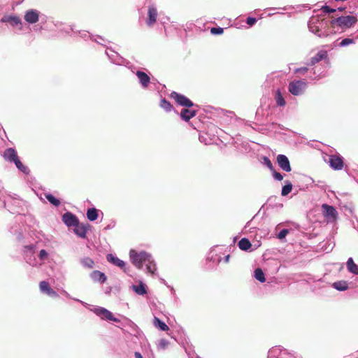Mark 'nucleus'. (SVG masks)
<instances>
[{
	"label": "nucleus",
	"mask_w": 358,
	"mask_h": 358,
	"mask_svg": "<svg viewBox=\"0 0 358 358\" xmlns=\"http://www.w3.org/2000/svg\"><path fill=\"white\" fill-rule=\"evenodd\" d=\"M357 21L358 20L356 16L347 15L334 18L330 22V24L332 27L337 26L341 29L345 30L354 26Z\"/></svg>",
	"instance_id": "nucleus-1"
},
{
	"label": "nucleus",
	"mask_w": 358,
	"mask_h": 358,
	"mask_svg": "<svg viewBox=\"0 0 358 358\" xmlns=\"http://www.w3.org/2000/svg\"><path fill=\"white\" fill-rule=\"evenodd\" d=\"M129 257L132 264L138 269H141L143 267V264L149 260L150 255L145 252H138L134 250H131Z\"/></svg>",
	"instance_id": "nucleus-2"
},
{
	"label": "nucleus",
	"mask_w": 358,
	"mask_h": 358,
	"mask_svg": "<svg viewBox=\"0 0 358 358\" xmlns=\"http://www.w3.org/2000/svg\"><path fill=\"white\" fill-rule=\"evenodd\" d=\"M307 87L306 83L303 80H294L289 84V92L294 95L299 96L305 91Z\"/></svg>",
	"instance_id": "nucleus-3"
},
{
	"label": "nucleus",
	"mask_w": 358,
	"mask_h": 358,
	"mask_svg": "<svg viewBox=\"0 0 358 358\" xmlns=\"http://www.w3.org/2000/svg\"><path fill=\"white\" fill-rule=\"evenodd\" d=\"M94 313L102 319H106L108 320L113 321V322H119V320L115 318L112 313L104 308H96Z\"/></svg>",
	"instance_id": "nucleus-4"
},
{
	"label": "nucleus",
	"mask_w": 358,
	"mask_h": 358,
	"mask_svg": "<svg viewBox=\"0 0 358 358\" xmlns=\"http://www.w3.org/2000/svg\"><path fill=\"white\" fill-rule=\"evenodd\" d=\"M329 162L330 166L335 170H341L343 167V159L339 156L331 155Z\"/></svg>",
	"instance_id": "nucleus-5"
},
{
	"label": "nucleus",
	"mask_w": 358,
	"mask_h": 358,
	"mask_svg": "<svg viewBox=\"0 0 358 358\" xmlns=\"http://www.w3.org/2000/svg\"><path fill=\"white\" fill-rule=\"evenodd\" d=\"M277 162L279 166L287 172H289L292 170L288 158L284 155H279L277 157Z\"/></svg>",
	"instance_id": "nucleus-6"
},
{
	"label": "nucleus",
	"mask_w": 358,
	"mask_h": 358,
	"mask_svg": "<svg viewBox=\"0 0 358 358\" xmlns=\"http://www.w3.org/2000/svg\"><path fill=\"white\" fill-rule=\"evenodd\" d=\"M62 220L68 227H75L79 222L77 217L71 213H64Z\"/></svg>",
	"instance_id": "nucleus-7"
},
{
	"label": "nucleus",
	"mask_w": 358,
	"mask_h": 358,
	"mask_svg": "<svg viewBox=\"0 0 358 358\" xmlns=\"http://www.w3.org/2000/svg\"><path fill=\"white\" fill-rule=\"evenodd\" d=\"M157 10L156 8L153 6H150L148 10V18H147V24L149 27L153 26V24L157 22Z\"/></svg>",
	"instance_id": "nucleus-8"
},
{
	"label": "nucleus",
	"mask_w": 358,
	"mask_h": 358,
	"mask_svg": "<svg viewBox=\"0 0 358 358\" xmlns=\"http://www.w3.org/2000/svg\"><path fill=\"white\" fill-rule=\"evenodd\" d=\"M39 288L41 292L45 293L50 296H58V294L50 287L49 283L46 281H41L39 284Z\"/></svg>",
	"instance_id": "nucleus-9"
},
{
	"label": "nucleus",
	"mask_w": 358,
	"mask_h": 358,
	"mask_svg": "<svg viewBox=\"0 0 358 358\" xmlns=\"http://www.w3.org/2000/svg\"><path fill=\"white\" fill-rule=\"evenodd\" d=\"M197 113V110L194 108H183L180 110V117L187 122Z\"/></svg>",
	"instance_id": "nucleus-10"
},
{
	"label": "nucleus",
	"mask_w": 358,
	"mask_h": 358,
	"mask_svg": "<svg viewBox=\"0 0 358 358\" xmlns=\"http://www.w3.org/2000/svg\"><path fill=\"white\" fill-rule=\"evenodd\" d=\"M106 259H107L108 262H109L110 263H111V264H113L120 267L125 273L127 272V268L125 267V262H123L122 260L120 259L118 257L114 256L112 254H108L106 256Z\"/></svg>",
	"instance_id": "nucleus-11"
},
{
	"label": "nucleus",
	"mask_w": 358,
	"mask_h": 358,
	"mask_svg": "<svg viewBox=\"0 0 358 358\" xmlns=\"http://www.w3.org/2000/svg\"><path fill=\"white\" fill-rule=\"evenodd\" d=\"M322 208L325 217L331 218L332 220H335L336 218L337 211L334 207L328 204H323Z\"/></svg>",
	"instance_id": "nucleus-12"
},
{
	"label": "nucleus",
	"mask_w": 358,
	"mask_h": 358,
	"mask_svg": "<svg viewBox=\"0 0 358 358\" xmlns=\"http://www.w3.org/2000/svg\"><path fill=\"white\" fill-rule=\"evenodd\" d=\"M3 156L5 160L13 163L19 158L16 150L12 148L6 149Z\"/></svg>",
	"instance_id": "nucleus-13"
},
{
	"label": "nucleus",
	"mask_w": 358,
	"mask_h": 358,
	"mask_svg": "<svg viewBox=\"0 0 358 358\" xmlns=\"http://www.w3.org/2000/svg\"><path fill=\"white\" fill-rule=\"evenodd\" d=\"M328 54L326 50H320L319 51L315 56L311 57L309 65L313 66L320 62L322 59H327Z\"/></svg>",
	"instance_id": "nucleus-14"
},
{
	"label": "nucleus",
	"mask_w": 358,
	"mask_h": 358,
	"mask_svg": "<svg viewBox=\"0 0 358 358\" xmlns=\"http://www.w3.org/2000/svg\"><path fill=\"white\" fill-rule=\"evenodd\" d=\"M24 20L31 24L36 23L38 21V13L36 10H28L25 15Z\"/></svg>",
	"instance_id": "nucleus-15"
},
{
	"label": "nucleus",
	"mask_w": 358,
	"mask_h": 358,
	"mask_svg": "<svg viewBox=\"0 0 358 358\" xmlns=\"http://www.w3.org/2000/svg\"><path fill=\"white\" fill-rule=\"evenodd\" d=\"M136 75L139 79V81L141 83L142 86L144 87H147L150 82V78L149 76L145 72L141 71H138L136 73Z\"/></svg>",
	"instance_id": "nucleus-16"
},
{
	"label": "nucleus",
	"mask_w": 358,
	"mask_h": 358,
	"mask_svg": "<svg viewBox=\"0 0 358 358\" xmlns=\"http://www.w3.org/2000/svg\"><path fill=\"white\" fill-rule=\"evenodd\" d=\"M73 231L78 236L85 238L87 227L84 224L78 222V224L74 227Z\"/></svg>",
	"instance_id": "nucleus-17"
},
{
	"label": "nucleus",
	"mask_w": 358,
	"mask_h": 358,
	"mask_svg": "<svg viewBox=\"0 0 358 358\" xmlns=\"http://www.w3.org/2000/svg\"><path fill=\"white\" fill-rule=\"evenodd\" d=\"M91 277L92 279L98 280L100 282H104L106 280L105 274L99 271H94L91 274Z\"/></svg>",
	"instance_id": "nucleus-18"
},
{
	"label": "nucleus",
	"mask_w": 358,
	"mask_h": 358,
	"mask_svg": "<svg viewBox=\"0 0 358 358\" xmlns=\"http://www.w3.org/2000/svg\"><path fill=\"white\" fill-rule=\"evenodd\" d=\"M348 271L353 274H358V266L354 262L352 258H349L347 262Z\"/></svg>",
	"instance_id": "nucleus-19"
},
{
	"label": "nucleus",
	"mask_w": 358,
	"mask_h": 358,
	"mask_svg": "<svg viewBox=\"0 0 358 358\" xmlns=\"http://www.w3.org/2000/svg\"><path fill=\"white\" fill-rule=\"evenodd\" d=\"M333 287L339 291H345L348 289V284L345 280H340L333 283Z\"/></svg>",
	"instance_id": "nucleus-20"
},
{
	"label": "nucleus",
	"mask_w": 358,
	"mask_h": 358,
	"mask_svg": "<svg viewBox=\"0 0 358 358\" xmlns=\"http://www.w3.org/2000/svg\"><path fill=\"white\" fill-rule=\"evenodd\" d=\"M132 289L139 295H143L147 293L146 285L142 282H141L138 285H133Z\"/></svg>",
	"instance_id": "nucleus-21"
},
{
	"label": "nucleus",
	"mask_w": 358,
	"mask_h": 358,
	"mask_svg": "<svg viewBox=\"0 0 358 358\" xmlns=\"http://www.w3.org/2000/svg\"><path fill=\"white\" fill-rule=\"evenodd\" d=\"M238 245L239 248L244 251L248 250L252 247V244L250 241L245 238L241 239Z\"/></svg>",
	"instance_id": "nucleus-22"
},
{
	"label": "nucleus",
	"mask_w": 358,
	"mask_h": 358,
	"mask_svg": "<svg viewBox=\"0 0 358 358\" xmlns=\"http://www.w3.org/2000/svg\"><path fill=\"white\" fill-rule=\"evenodd\" d=\"M87 217L90 221H94L98 218V210L94 208H89L87 211Z\"/></svg>",
	"instance_id": "nucleus-23"
},
{
	"label": "nucleus",
	"mask_w": 358,
	"mask_h": 358,
	"mask_svg": "<svg viewBox=\"0 0 358 358\" xmlns=\"http://www.w3.org/2000/svg\"><path fill=\"white\" fill-rule=\"evenodd\" d=\"M146 263V268L148 273L151 274H155L157 271L156 264L154 261L151 260V257L149 258V260H147Z\"/></svg>",
	"instance_id": "nucleus-24"
},
{
	"label": "nucleus",
	"mask_w": 358,
	"mask_h": 358,
	"mask_svg": "<svg viewBox=\"0 0 358 358\" xmlns=\"http://www.w3.org/2000/svg\"><path fill=\"white\" fill-rule=\"evenodd\" d=\"M82 265L87 268H93L94 262L90 257H85L80 260Z\"/></svg>",
	"instance_id": "nucleus-25"
},
{
	"label": "nucleus",
	"mask_w": 358,
	"mask_h": 358,
	"mask_svg": "<svg viewBox=\"0 0 358 358\" xmlns=\"http://www.w3.org/2000/svg\"><path fill=\"white\" fill-rule=\"evenodd\" d=\"M180 106H186L187 108H194L193 102L186 96L180 94Z\"/></svg>",
	"instance_id": "nucleus-26"
},
{
	"label": "nucleus",
	"mask_w": 358,
	"mask_h": 358,
	"mask_svg": "<svg viewBox=\"0 0 358 358\" xmlns=\"http://www.w3.org/2000/svg\"><path fill=\"white\" fill-rule=\"evenodd\" d=\"M154 324L156 327L159 328L162 331H167L169 329L168 326L157 317H155Z\"/></svg>",
	"instance_id": "nucleus-27"
},
{
	"label": "nucleus",
	"mask_w": 358,
	"mask_h": 358,
	"mask_svg": "<svg viewBox=\"0 0 358 358\" xmlns=\"http://www.w3.org/2000/svg\"><path fill=\"white\" fill-rule=\"evenodd\" d=\"M45 196L46 199L52 205L57 207L60 205L61 202L59 199L55 198L52 194H45Z\"/></svg>",
	"instance_id": "nucleus-28"
},
{
	"label": "nucleus",
	"mask_w": 358,
	"mask_h": 358,
	"mask_svg": "<svg viewBox=\"0 0 358 358\" xmlns=\"http://www.w3.org/2000/svg\"><path fill=\"white\" fill-rule=\"evenodd\" d=\"M14 164H15L17 168L19 170H20L22 172H23L24 173L28 174L29 173V169H28V167L27 166L24 165L20 162L19 158L14 162Z\"/></svg>",
	"instance_id": "nucleus-29"
},
{
	"label": "nucleus",
	"mask_w": 358,
	"mask_h": 358,
	"mask_svg": "<svg viewBox=\"0 0 358 358\" xmlns=\"http://www.w3.org/2000/svg\"><path fill=\"white\" fill-rule=\"evenodd\" d=\"M255 277L261 282H264L266 281L264 274L261 268H256L255 270Z\"/></svg>",
	"instance_id": "nucleus-30"
},
{
	"label": "nucleus",
	"mask_w": 358,
	"mask_h": 358,
	"mask_svg": "<svg viewBox=\"0 0 358 358\" xmlns=\"http://www.w3.org/2000/svg\"><path fill=\"white\" fill-rule=\"evenodd\" d=\"M275 100L278 106H284L285 105V101L279 90L275 93Z\"/></svg>",
	"instance_id": "nucleus-31"
},
{
	"label": "nucleus",
	"mask_w": 358,
	"mask_h": 358,
	"mask_svg": "<svg viewBox=\"0 0 358 358\" xmlns=\"http://www.w3.org/2000/svg\"><path fill=\"white\" fill-rule=\"evenodd\" d=\"M292 190V185L290 182H287L286 185L283 186L281 192L282 196H285L289 194Z\"/></svg>",
	"instance_id": "nucleus-32"
},
{
	"label": "nucleus",
	"mask_w": 358,
	"mask_h": 358,
	"mask_svg": "<svg viewBox=\"0 0 358 358\" xmlns=\"http://www.w3.org/2000/svg\"><path fill=\"white\" fill-rule=\"evenodd\" d=\"M160 106L162 108H164L166 110H170L171 108H172V106L171 105V103L169 101H167L166 99H162L161 101Z\"/></svg>",
	"instance_id": "nucleus-33"
},
{
	"label": "nucleus",
	"mask_w": 358,
	"mask_h": 358,
	"mask_svg": "<svg viewBox=\"0 0 358 358\" xmlns=\"http://www.w3.org/2000/svg\"><path fill=\"white\" fill-rule=\"evenodd\" d=\"M353 43H355L354 39H352V38H344L340 43V45L343 47V46H346V45H348L350 44H353Z\"/></svg>",
	"instance_id": "nucleus-34"
},
{
	"label": "nucleus",
	"mask_w": 358,
	"mask_h": 358,
	"mask_svg": "<svg viewBox=\"0 0 358 358\" xmlns=\"http://www.w3.org/2000/svg\"><path fill=\"white\" fill-rule=\"evenodd\" d=\"M8 21L10 22L13 25L21 24L20 20L17 17H10Z\"/></svg>",
	"instance_id": "nucleus-35"
},
{
	"label": "nucleus",
	"mask_w": 358,
	"mask_h": 358,
	"mask_svg": "<svg viewBox=\"0 0 358 358\" xmlns=\"http://www.w3.org/2000/svg\"><path fill=\"white\" fill-rule=\"evenodd\" d=\"M264 161L265 162V164L266 165V166L272 171L274 170V167L271 162V160L267 157H264Z\"/></svg>",
	"instance_id": "nucleus-36"
},
{
	"label": "nucleus",
	"mask_w": 358,
	"mask_h": 358,
	"mask_svg": "<svg viewBox=\"0 0 358 358\" xmlns=\"http://www.w3.org/2000/svg\"><path fill=\"white\" fill-rule=\"evenodd\" d=\"M224 29L221 27H213L211 29L210 32L213 34H222Z\"/></svg>",
	"instance_id": "nucleus-37"
},
{
	"label": "nucleus",
	"mask_w": 358,
	"mask_h": 358,
	"mask_svg": "<svg viewBox=\"0 0 358 358\" xmlns=\"http://www.w3.org/2000/svg\"><path fill=\"white\" fill-rule=\"evenodd\" d=\"M272 172L273 176L275 180L280 181L283 179V176H282V174L277 172L275 169L272 171Z\"/></svg>",
	"instance_id": "nucleus-38"
},
{
	"label": "nucleus",
	"mask_w": 358,
	"mask_h": 358,
	"mask_svg": "<svg viewBox=\"0 0 358 358\" xmlns=\"http://www.w3.org/2000/svg\"><path fill=\"white\" fill-rule=\"evenodd\" d=\"M288 233L289 231L286 229H284L279 232V234H278V238L279 239H282L288 234Z\"/></svg>",
	"instance_id": "nucleus-39"
},
{
	"label": "nucleus",
	"mask_w": 358,
	"mask_h": 358,
	"mask_svg": "<svg viewBox=\"0 0 358 358\" xmlns=\"http://www.w3.org/2000/svg\"><path fill=\"white\" fill-rule=\"evenodd\" d=\"M308 69L307 67L298 68L294 70V73L305 74L308 71Z\"/></svg>",
	"instance_id": "nucleus-40"
},
{
	"label": "nucleus",
	"mask_w": 358,
	"mask_h": 358,
	"mask_svg": "<svg viewBox=\"0 0 358 358\" xmlns=\"http://www.w3.org/2000/svg\"><path fill=\"white\" fill-rule=\"evenodd\" d=\"M322 10L325 12V13H334L336 11L335 9L334 8H331L329 6H324L322 7Z\"/></svg>",
	"instance_id": "nucleus-41"
},
{
	"label": "nucleus",
	"mask_w": 358,
	"mask_h": 358,
	"mask_svg": "<svg viewBox=\"0 0 358 358\" xmlns=\"http://www.w3.org/2000/svg\"><path fill=\"white\" fill-rule=\"evenodd\" d=\"M256 22V18L251 17H248L246 20L247 24L250 26H252Z\"/></svg>",
	"instance_id": "nucleus-42"
},
{
	"label": "nucleus",
	"mask_w": 358,
	"mask_h": 358,
	"mask_svg": "<svg viewBox=\"0 0 358 358\" xmlns=\"http://www.w3.org/2000/svg\"><path fill=\"white\" fill-rule=\"evenodd\" d=\"M47 256H48V253H47V252L45 250H41L40 251V252H39V257H40V259H43L45 257H47Z\"/></svg>",
	"instance_id": "nucleus-43"
},
{
	"label": "nucleus",
	"mask_w": 358,
	"mask_h": 358,
	"mask_svg": "<svg viewBox=\"0 0 358 358\" xmlns=\"http://www.w3.org/2000/svg\"><path fill=\"white\" fill-rule=\"evenodd\" d=\"M171 96L175 99V101L179 103V94L177 92H173Z\"/></svg>",
	"instance_id": "nucleus-44"
},
{
	"label": "nucleus",
	"mask_w": 358,
	"mask_h": 358,
	"mask_svg": "<svg viewBox=\"0 0 358 358\" xmlns=\"http://www.w3.org/2000/svg\"><path fill=\"white\" fill-rule=\"evenodd\" d=\"M312 31L314 32L315 34H317L319 37H324V36H326L327 35H324V34H322L320 33V31L319 29H312Z\"/></svg>",
	"instance_id": "nucleus-45"
},
{
	"label": "nucleus",
	"mask_w": 358,
	"mask_h": 358,
	"mask_svg": "<svg viewBox=\"0 0 358 358\" xmlns=\"http://www.w3.org/2000/svg\"><path fill=\"white\" fill-rule=\"evenodd\" d=\"M134 355H135L136 358H143V357L140 352H136Z\"/></svg>",
	"instance_id": "nucleus-46"
},
{
	"label": "nucleus",
	"mask_w": 358,
	"mask_h": 358,
	"mask_svg": "<svg viewBox=\"0 0 358 358\" xmlns=\"http://www.w3.org/2000/svg\"><path fill=\"white\" fill-rule=\"evenodd\" d=\"M229 258H230V255H227V256L225 257V262H229Z\"/></svg>",
	"instance_id": "nucleus-47"
},
{
	"label": "nucleus",
	"mask_w": 358,
	"mask_h": 358,
	"mask_svg": "<svg viewBox=\"0 0 358 358\" xmlns=\"http://www.w3.org/2000/svg\"><path fill=\"white\" fill-rule=\"evenodd\" d=\"M338 10L339 11H343V10H345V8H338Z\"/></svg>",
	"instance_id": "nucleus-48"
}]
</instances>
